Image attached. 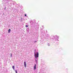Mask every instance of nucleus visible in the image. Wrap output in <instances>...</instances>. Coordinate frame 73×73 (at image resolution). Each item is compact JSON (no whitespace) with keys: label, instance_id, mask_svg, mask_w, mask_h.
<instances>
[{"label":"nucleus","instance_id":"4","mask_svg":"<svg viewBox=\"0 0 73 73\" xmlns=\"http://www.w3.org/2000/svg\"><path fill=\"white\" fill-rule=\"evenodd\" d=\"M10 32H11V29H9V30H8V32H9V33H10Z\"/></svg>","mask_w":73,"mask_h":73},{"label":"nucleus","instance_id":"10","mask_svg":"<svg viewBox=\"0 0 73 73\" xmlns=\"http://www.w3.org/2000/svg\"><path fill=\"white\" fill-rule=\"evenodd\" d=\"M5 9H6V7H5Z\"/></svg>","mask_w":73,"mask_h":73},{"label":"nucleus","instance_id":"2","mask_svg":"<svg viewBox=\"0 0 73 73\" xmlns=\"http://www.w3.org/2000/svg\"><path fill=\"white\" fill-rule=\"evenodd\" d=\"M24 65L25 68H26L27 66V63L25 62H24Z\"/></svg>","mask_w":73,"mask_h":73},{"label":"nucleus","instance_id":"9","mask_svg":"<svg viewBox=\"0 0 73 73\" xmlns=\"http://www.w3.org/2000/svg\"><path fill=\"white\" fill-rule=\"evenodd\" d=\"M11 57H12V54L11 53Z\"/></svg>","mask_w":73,"mask_h":73},{"label":"nucleus","instance_id":"3","mask_svg":"<svg viewBox=\"0 0 73 73\" xmlns=\"http://www.w3.org/2000/svg\"><path fill=\"white\" fill-rule=\"evenodd\" d=\"M34 70L36 69V64H35L34 67Z\"/></svg>","mask_w":73,"mask_h":73},{"label":"nucleus","instance_id":"8","mask_svg":"<svg viewBox=\"0 0 73 73\" xmlns=\"http://www.w3.org/2000/svg\"><path fill=\"white\" fill-rule=\"evenodd\" d=\"M25 16H27V15H26V14H25Z\"/></svg>","mask_w":73,"mask_h":73},{"label":"nucleus","instance_id":"6","mask_svg":"<svg viewBox=\"0 0 73 73\" xmlns=\"http://www.w3.org/2000/svg\"><path fill=\"white\" fill-rule=\"evenodd\" d=\"M15 72L16 73H17V70H15Z\"/></svg>","mask_w":73,"mask_h":73},{"label":"nucleus","instance_id":"7","mask_svg":"<svg viewBox=\"0 0 73 73\" xmlns=\"http://www.w3.org/2000/svg\"><path fill=\"white\" fill-rule=\"evenodd\" d=\"M28 27V25H26V27Z\"/></svg>","mask_w":73,"mask_h":73},{"label":"nucleus","instance_id":"1","mask_svg":"<svg viewBox=\"0 0 73 73\" xmlns=\"http://www.w3.org/2000/svg\"><path fill=\"white\" fill-rule=\"evenodd\" d=\"M35 54V58H37V57H38V52H36V54Z\"/></svg>","mask_w":73,"mask_h":73},{"label":"nucleus","instance_id":"5","mask_svg":"<svg viewBox=\"0 0 73 73\" xmlns=\"http://www.w3.org/2000/svg\"><path fill=\"white\" fill-rule=\"evenodd\" d=\"M12 68L14 70H15V66H13Z\"/></svg>","mask_w":73,"mask_h":73}]
</instances>
